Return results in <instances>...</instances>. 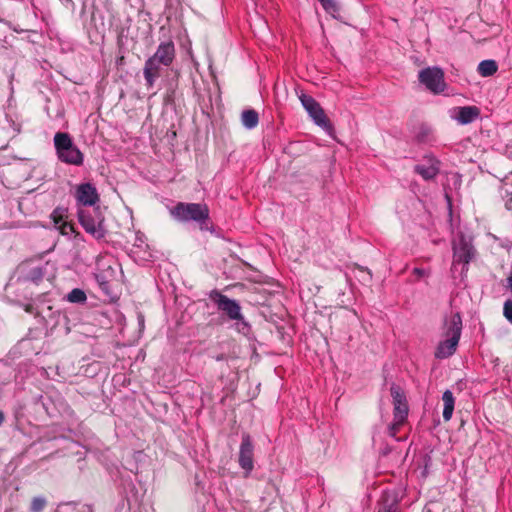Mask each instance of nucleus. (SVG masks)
<instances>
[{
    "instance_id": "9b49d317",
    "label": "nucleus",
    "mask_w": 512,
    "mask_h": 512,
    "mask_svg": "<svg viewBox=\"0 0 512 512\" xmlns=\"http://www.w3.org/2000/svg\"><path fill=\"white\" fill-rule=\"evenodd\" d=\"M151 57L153 58L151 63L157 61L163 64L164 67L170 66L175 58L174 43L171 40L161 42Z\"/></svg>"
},
{
    "instance_id": "f8f14e48",
    "label": "nucleus",
    "mask_w": 512,
    "mask_h": 512,
    "mask_svg": "<svg viewBox=\"0 0 512 512\" xmlns=\"http://www.w3.org/2000/svg\"><path fill=\"white\" fill-rule=\"evenodd\" d=\"M453 118L462 125L474 122L480 116V109L476 106L457 107Z\"/></svg>"
},
{
    "instance_id": "cd10ccee",
    "label": "nucleus",
    "mask_w": 512,
    "mask_h": 512,
    "mask_svg": "<svg viewBox=\"0 0 512 512\" xmlns=\"http://www.w3.org/2000/svg\"><path fill=\"white\" fill-rule=\"evenodd\" d=\"M235 321H236V329L238 332L242 333L243 335H247L250 332V325L244 319L243 316H242L241 320H235Z\"/></svg>"
},
{
    "instance_id": "7ed1b4c3",
    "label": "nucleus",
    "mask_w": 512,
    "mask_h": 512,
    "mask_svg": "<svg viewBox=\"0 0 512 512\" xmlns=\"http://www.w3.org/2000/svg\"><path fill=\"white\" fill-rule=\"evenodd\" d=\"M78 220L84 230L96 239L105 236L104 216L99 207L93 209L80 208L78 210Z\"/></svg>"
},
{
    "instance_id": "a878e982",
    "label": "nucleus",
    "mask_w": 512,
    "mask_h": 512,
    "mask_svg": "<svg viewBox=\"0 0 512 512\" xmlns=\"http://www.w3.org/2000/svg\"><path fill=\"white\" fill-rule=\"evenodd\" d=\"M47 505V500L44 496H36L31 500L30 512H42Z\"/></svg>"
},
{
    "instance_id": "6e6552de",
    "label": "nucleus",
    "mask_w": 512,
    "mask_h": 512,
    "mask_svg": "<svg viewBox=\"0 0 512 512\" xmlns=\"http://www.w3.org/2000/svg\"><path fill=\"white\" fill-rule=\"evenodd\" d=\"M254 445L251 436L248 433H243L241 437V444L239 448L238 463L244 470V477L247 478L254 469Z\"/></svg>"
},
{
    "instance_id": "a211bd4d",
    "label": "nucleus",
    "mask_w": 512,
    "mask_h": 512,
    "mask_svg": "<svg viewBox=\"0 0 512 512\" xmlns=\"http://www.w3.org/2000/svg\"><path fill=\"white\" fill-rule=\"evenodd\" d=\"M394 420L395 423L391 427V434L394 435L396 429L398 426H400L407 418L408 416V405L407 403L402 405H396L394 406Z\"/></svg>"
},
{
    "instance_id": "0eeeda50",
    "label": "nucleus",
    "mask_w": 512,
    "mask_h": 512,
    "mask_svg": "<svg viewBox=\"0 0 512 512\" xmlns=\"http://www.w3.org/2000/svg\"><path fill=\"white\" fill-rule=\"evenodd\" d=\"M301 103L309 116L313 119L314 123L325 131L330 132L333 130V126L327 118L324 110L320 104L311 96L303 94L300 97Z\"/></svg>"
},
{
    "instance_id": "473e14b6",
    "label": "nucleus",
    "mask_w": 512,
    "mask_h": 512,
    "mask_svg": "<svg viewBox=\"0 0 512 512\" xmlns=\"http://www.w3.org/2000/svg\"><path fill=\"white\" fill-rule=\"evenodd\" d=\"M413 273L418 277H424L427 275L426 271L422 268H414Z\"/></svg>"
},
{
    "instance_id": "5701e85b",
    "label": "nucleus",
    "mask_w": 512,
    "mask_h": 512,
    "mask_svg": "<svg viewBox=\"0 0 512 512\" xmlns=\"http://www.w3.org/2000/svg\"><path fill=\"white\" fill-rule=\"evenodd\" d=\"M390 393L393 400V406L407 403L405 393L399 385L392 384L390 387Z\"/></svg>"
},
{
    "instance_id": "1a4fd4ad",
    "label": "nucleus",
    "mask_w": 512,
    "mask_h": 512,
    "mask_svg": "<svg viewBox=\"0 0 512 512\" xmlns=\"http://www.w3.org/2000/svg\"><path fill=\"white\" fill-rule=\"evenodd\" d=\"M75 198L79 205L93 207L100 201L96 187L92 183H81L75 190Z\"/></svg>"
},
{
    "instance_id": "aec40b11",
    "label": "nucleus",
    "mask_w": 512,
    "mask_h": 512,
    "mask_svg": "<svg viewBox=\"0 0 512 512\" xmlns=\"http://www.w3.org/2000/svg\"><path fill=\"white\" fill-rule=\"evenodd\" d=\"M477 70L482 77H489L497 72L498 65L495 60H483L479 63Z\"/></svg>"
},
{
    "instance_id": "e433bc0d",
    "label": "nucleus",
    "mask_w": 512,
    "mask_h": 512,
    "mask_svg": "<svg viewBox=\"0 0 512 512\" xmlns=\"http://www.w3.org/2000/svg\"><path fill=\"white\" fill-rule=\"evenodd\" d=\"M136 240H137L138 242H141V243H142V239H141V237L137 236Z\"/></svg>"
},
{
    "instance_id": "bb28decb",
    "label": "nucleus",
    "mask_w": 512,
    "mask_h": 512,
    "mask_svg": "<svg viewBox=\"0 0 512 512\" xmlns=\"http://www.w3.org/2000/svg\"><path fill=\"white\" fill-rule=\"evenodd\" d=\"M44 277V271H43V268L42 267H34L32 268L28 275H27V280L31 281V282H34V283H38L39 281H41Z\"/></svg>"
},
{
    "instance_id": "c85d7f7f",
    "label": "nucleus",
    "mask_w": 512,
    "mask_h": 512,
    "mask_svg": "<svg viewBox=\"0 0 512 512\" xmlns=\"http://www.w3.org/2000/svg\"><path fill=\"white\" fill-rule=\"evenodd\" d=\"M95 279H96V282L98 283V285L100 286V288L104 292H108V290L110 288V284H109V281L106 279V276L102 273L96 274Z\"/></svg>"
},
{
    "instance_id": "423d86ee",
    "label": "nucleus",
    "mask_w": 512,
    "mask_h": 512,
    "mask_svg": "<svg viewBox=\"0 0 512 512\" xmlns=\"http://www.w3.org/2000/svg\"><path fill=\"white\" fill-rule=\"evenodd\" d=\"M209 298L215 303L218 310L223 312L230 320L242 319L241 306L236 300L230 299L218 290H212Z\"/></svg>"
},
{
    "instance_id": "4468645a",
    "label": "nucleus",
    "mask_w": 512,
    "mask_h": 512,
    "mask_svg": "<svg viewBox=\"0 0 512 512\" xmlns=\"http://www.w3.org/2000/svg\"><path fill=\"white\" fill-rule=\"evenodd\" d=\"M398 494L394 490H384L379 500L377 512H396Z\"/></svg>"
},
{
    "instance_id": "4be33fe9",
    "label": "nucleus",
    "mask_w": 512,
    "mask_h": 512,
    "mask_svg": "<svg viewBox=\"0 0 512 512\" xmlns=\"http://www.w3.org/2000/svg\"><path fill=\"white\" fill-rule=\"evenodd\" d=\"M55 512H93L90 506L84 505L81 510L75 502H66L58 505Z\"/></svg>"
},
{
    "instance_id": "f03ea898",
    "label": "nucleus",
    "mask_w": 512,
    "mask_h": 512,
    "mask_svg": "<svg viewBox=\"0 0 512 512\" xmlns=\"http://www.w3.org/2000/svg\"><path fill=\"white\" fill-rule=\"evenodd\" d=\"M54 145L59 160L63 163L81 166L84 155L73 143L68 133L58 132L54 136Z\"/></svg>"
},
{
    "instance_id": "b1692460",
    "label": "nucleus",
    "mask_w": 512,
    "mask_h": 512,
    "mask_svg": "<svg viewBox=\"0 0 512 512\" xmlns=\"http://www.w3.org/2000/svg\"><path fill=\"white\" fill-rule=\"evenodd\" d=\"M70 303L83 304L87 300V296L82 289L74 288L66 296Z\"/></svg>"
},
{
    "instance_id": "c756f323",
    "label": "nucleus",
    "mask_w": 512,
    "mask_h": 512,
    "mask_svg": "<svg viewBox=\"0 0 512 512\" xmlns=\"http://www.w3.org/2000/svg\"><path fill=\"white\" fill-rule=\"evenodd\" d=\"M503 315L512 324V300L508 299L503 305Z\"/></svg>"
},
{
    "instance_id": "412c9836",
    "label": "nucleus",
    "mask_w": 512,
    "mask_h": 512,
    "mask_svg": "<svg viewBox=\"0 0 512 512\" xmlns=\"http://www.w3.org/2000/svg\"><path fill=\"white\" fill-rule=\"evenodd\" d=\"M415 138L418 143L429 144L434 141L433 131L429 126L421 125L417 130Z\"/></svg>"
},
{
    "instance_id": "72a5a7b5",
    "label": "nucleus",
    "mask_w": 512,
    "mask_h": 512,
    "mask_svg": "<svg viewBox=\"0 0 512 512\" xmlns=\"http://www.w3.org/2000/svg\"><path fill=\"white\" fill-rule=\"evenodd\" d=\"M216 361H224L226 360L225 354H218L217 356L213 357Z\"/></svg>"
},
{
    "instance_id": "f3484780",
    "label": "nucleus",
    "mask_w": 512,
    "mask_h": 512,
    "mask_svg": "<svg viewBox=\"0 0 512 512\" xmlns=\"http://www.w3.org/2000/svg\"><path fill=\"white\" fill-rule=\"evenodd\" d=\"M442 400L444 402L443 408V419L445 421H449L452 417L454 411L455 398L453 393L450 390H445L442 395Z\"/></svg>"
},
{
    "instance_id": "393cba45",
    "label": "nucleus",
    "mask_w": 512,
    "mask_h": 512,
    "mask_svg": "<svg viewBox=\"0 0 512 512\" xmlns=\"http://www.w3.org/2000/svg\"><path fill=\"white\" fill-rule=\"evenodd\" d=\"M323 9L329 13L333 18H338L340 6L336 0H320Z\"/></svg>"
},
{
    "instance_id": "2f4dec72",
    "label": "nucleus",
    "mask_w": 512,
    "mask_h": 512,
    "mask_svg": "<svg viewBox=\"0 0 512 512\" xmlns=\"http://www.w3.org/2000/svg\"><path fill=\"white\" fill-rule=\"evenodd\" d=\"M60 231L64 235H69L70 233L74 232V226L70 223L65 222L60 226Z\"/></svg>"
},
{
    "instance_id": "dca6fc26",
    "label": "nucleus",
    "mask_w": 512,
    "mask_h": 512,
    "mask_svg": "<svg viewBox=\"0 0 512 512\" xmlns=\"http://www.w3.org/2000/svg\"><path fill=\"white\" fill-rule=\"evenodd\" d=\"M462 331V319L459 313L453 314L446 322V337L456 338L460 340Z\"/></svg>"
},
{
    "instance_id": "9d476101",
    "label": "nucleus",
    "mask_w": 512,
    "mask_h": 512,
    "mask_svg": "<svg viewBox=\"0 0 512 512\" xmlns=\"http://www.w3.org/2000/svg\"><path fill=\"white\" fill-rule=\"evenodd\" d=\"M423 162L414 167L415 173L427 181L434 179L439 174L440 161L432 154H427L423 157Z\"/></svg>"
},
{
    "instance_id": "ddd939ff",
    "label": "nucleus",
    "mask_w": 512,
    "mask_h": 512,
    "mask_svg": "<svg viewBox=\"0 0 512 512\" xmlns=\"http://www.w3.org/2000/svg\"><path fill=\"white\" fill-rule=\"evenodd\" d=\"M151 61H153V58L149 57L145 61L143 68V76L146 81V86L148 88H152L154 86L155 81L161 75V67L163 66V64H161L160 62L154 61L153 63H151Z\"/></svg>"
},
{
    "instance_id": "f257e3e1",
    "label": "nucleus",
    "mask_w": 512,
    "mask_h": 512,
    "mask_svg": "<svg viewBox=\"0 0 512 512\" xmlns=\"http://www.w3.org/2000/svg\"><path fill=\"white\" fill-rule=\"evenodd\" d=\"M172 217L179 222H196L201 230H207L210 211L204 203L178 202L171 210Z\"/></svg>"
},
{
    "instance_id": "39448f33",
    "label": "nucleus",
    "mask_w": 512,
    "mask_h": 512,
    "mask_svg": "<svg viewBox=\"0 0 512 512\" xmlns=\"http://www.w3.org/2000/svg\"><path fill=\"white\" fill-rule=\"evenodd\" d=\"M418 80L433 94H440L446 88L444 71L437 66L426 67L420 70Z\"/></svg>"
},
{
    "instance_id": "20e7f679",
    "label": "nucleus",
    "mask_w": 512,
    "mask_h": 512,
    "mask_svg": "<svg viewBox=\"0 0 512 512\" xmlns=\"http://www.w3.org/2000/svg\"><path fill=\"white\" fill-rule=\"evenodd\" d=\"M476 250L472 239L463 233H459L457 240L453 241V265L462 263L463 270L467 271V265L475 257Z\"/></svg>"
},
{
    "instance_id": "f704fd0d",
    "label": "nucleus",
    "mask_w": 512,
    "mask_h": 512,
    "mask_svg": "<svg viewBox=\"0 0 512 512\" xmlns=\"http://www.w3.org/2000/svg\"><path fill=\"white\" fill-rule=\"evenodd\" d=\"M5 415L2 410H0V426L4 423Z\"/></svg>"
},
{
    "instance_id": "7c9ffc66",
    "label": "nucleus",
    "mask_w": 512,
    "mask_h": 512,
    "mask_svg": "<svg viewBox=\"0 0 512 512\" xmlns=\"http://www.w3.org/2000/svg\"><path fill=\"white\" fill-rule=\"evenodd\" d=\"M502 197L504 199L505 208L508 211H511L512 210V192L505 190L504 193L502 194Z\"/></svg>"
},
{
    "instance_id": "6ab92c4d",
    "label": "nucleus",
    "mask_w": 512,
    "mask_h": 512,
    "mask_svg": "<svg viewBox=\"0 0 512 512\" xmlns=\"http://www.w3.org/2000/svg\"><path fill=\"white\" fill-rule=\"evenodd\" d=\"M241 121L245 128L253 129L259 122L258 113L254 109L244 110L241 115Z\"/></svg>"
},
{
    "instance_id": "c9c22d12",
    "label": "nucleus",
    "mask_w": 512,
    "mask_h": 512,
    "mask_svg": "<svg viewBox=\"0 0 512 512\" xmlns=\"http://www.w3.org/2000/svg\"><path fill=\"white\" fill-rule=\"evenodd\" d=\"M139 323H140V325H143V324H144V318H143V316H139Z\"/></svg>"
},
{
    "instance_id": "2eb2a0df",
    "label": "nucleus",
    "mask_w": 512,
    "mask_h": 512,
    "mask_svg": "<svg viewBox=\"0 0 512 512\" xmlns=\"http://www.w3.org/2000/svg\"><path fill=\"white\" fill-rule=\"evenodd\" d=\"M459 340L456 338L447 337L446 340L439 343L435 357L439 359H445L450 357L456 351Z\"/></svg>"
}]
</instances>
